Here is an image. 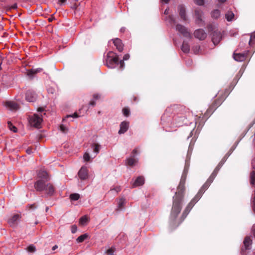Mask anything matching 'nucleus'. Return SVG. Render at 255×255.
Masks as SVG:
<instances>
[{"label": "nucleus", "instance_id": "1", "mask_svg": "<svg viewBox=\"0 0 255 255\" xmlns=\"http://www.w3.org/2000/svg\"><path fill=\"white\" fill-rule=\"evenodd\" d=\"M39 178L35 183L34 187L37 191H43L49 195H52L54 193L55 189L50 183H46L49 180L47 173L45 171H40L38 173Z\"/></svg>", "mask_w": 255, "mask_h": 255}, {"label": "nucleus", "instance_id": "2", "mask_svg": "<svg viewBox=\"0 0 255 255\" xmlns=\"http://www.w3.org/2000/svg\"><path fill=\"white\" fill-rule=\"evenodd\" d=\"M178 191L176 193L173 200V205L170 216V219L172 221L175 220L181 209L183 199V187L181 185V182L178 186Z\"/></svg>", "mask_w": 255, "mask_h": 255}, {"label": "nucleus", "instance_id": "3", "mask_svg": "<svg viewBox=\"0 0 255 255\" xmlns=\"http://www.w3.org/2000/svg\"><path fill=\"white\" fill-rule=\"evenodd\" d=\"M216 171L215 170L213 173L212 175L209 177L208 181L204 184L201 189L199 191L196 195L194 197V198L190 201V202L188 204L186 209H185L183 215L186 216L192 208L193 207L194 205L199 201V200L201 197L203 195L204 192L205 190L208 187L210 184L212 182V180L214 177L216 175Z\"/></svg>", "mask_w": 255, "mask_h": 255}, {"label": "nucleus", "instance_id": "4", "mask_svg": "<svg viewBox=\"0 0 255 255\" xmlns=\"http://www.w3.org/2000/svg\"><path fill=\"white\" fill-rule=\"evenodd\" d=\"M118 62L119 58L116 53L113 51H110L107 53L106 64L108 67L114 68Z\"/></svg>", "mask_w": 255, "mask_h": 255}, {"label": "nucleus", "instance_id": "5", "mask_svg": "<svg viewBox=\"0 0 255 255\" xmlns=\"http://www.w3.org/2000/svg\"><path fill=\"white\" fill-rule=\"evenodd\" d=\"M42 121V116L37 114H34L29 117V124L36 128H40L41 127Z\"/></svg>", "mask_w": 255, "mask_h": 255}, {"label": "nucleus", "instance_id": "6", "mask_svg": "<svg viewBox=\"0 0 255 255\" xmlns=\"http://www.w3.org/2000/svg\"><path fill=\"white\" fill-rule=\"evenodd\" d=\"M176 29L177 31L183 34L184 36L188 38L191 37L190 33L188 31L187 29L184 26L180 24H177L176 26Z\"/></svg>", "mask_w": 255, "mask_h": 255}, {"label": "nucleus", "instance_id": "7", "mask_svg": "<svg viewBox=\"0 0 255 255\" xmlns=\"http://www.w3.org/2000/svg\"><path fill=\"white\" fill-rule=\"evenodd\" d=\"M78 175L81 180L87 179L88 177V170L87 168L85 166L82 167L78 172Z\"/></svg>", "mask_w": 255, "mask_h": 255}, {"label": "nucleus", "instance_id": "8", "mask_svg": "<svg viewBox=\"0 0 255 255\" xmlns=\"http://www.w3.org/2000/svg\"><path fill=\"white\" fill-rule=\"evenodd\" d=\"M5 106L6 108L11 111L16 110L19 108V106L13 101H7L5 102Z\"/></svg>", "mask_w": 255, "mask_h": 255}, {"label": "nucleus", "instance_id": "9", "mask_svg": "<svg viewBox=\"0 0 255 255\" xmlns=\"http://www.w3.org/2000/svg\"><path fill=\"white\" fill-rule=\"evenodd\" d=\"M25 99L28 102H32L35 101L36 95L34 92L28 91L26 93Z\"/></svg>", "mask_w": 255, "mask_h": 255}, {"label": "nucleus", "instance_id": "10", "mask_svg": "<svg viewBox=\"0 0 255 255\" xmlns=\"http://www.w3.org/2000/svg\"><path fill=\"white\" fill-rule=\"evenodd\" d=\"M194 36L200 40H203L206 37V33L203 29H198L195 31Z\"/></svg>", "mask_w": 255, "mask_h": 255}, {"label": "nucleus", "instance_id": "11", "mask_svg": "<svg viewBox=\"0 0 255 255\" xmlns=\"http://www.w3.org/2000/svg\"><path fill=\"white\" fill-rule=\"evenodd\" d=\"M222 38V36L219 32H214L212 35V41L215 45L218 44Z\"/></svg>", "mask_w": 255, "mask_h": 255}, {"label": "nucleus", "instance_id": "12", "mask_svg": "<svg viewBox=\"0 0 255 255\" xmlns=\"http://www.w3.org/2000/svg\"><path fill=\"white\" fill-rule=\"evenodd\" d=\"M113 43L119 51L121 52L123 51V44L122 42V41L120 39L116 38L114 39Z\"/></svg>", "mask_w": 255, "mask_h": 255}, {"label": "nucleus", "instance_id": "13", "mask_svg": "<svg viewBox=\"0 0 255 255\" xmlns=\"http://www.w3.org/2000/svg\"><path fill=\"white\" fill-rule=\"evenodd\" d=\"M19 219L20 216L19 215H14L9 219L8 223L11 226H14L17 223V222L19 220Z\"/></svg>", "mask_w": 255, "mask_h": 255}, {"label": "nucleus", "instance_id": "14", "mask_svg": "<svg viewBox=\"0 0 255 255\" xmlns=\"http://www.w3.org/2000/svg\"><path fill=\"white\" fill-rule=\"evenodd\" d=\"M129 123L126 122H123L121 124L120 129L119 131L120 134L125 133L128 129Z\"/></svg>", "mask_w": 255, "mask_h": 255}, {"label": "nucleus", "instance_id": "15", "mask_svg": "<svg viewBox=\"0 0 255 255\" xmlns=\"http://www.w3.org/2000/svg\"><path fill=\"white\" fill-rule=\"evenodd\" d=\"M144 183V179L142 176L138 177L132 184L133 187L142 185Z\"/></svg>", "mask_w": 255, "mask_h": 255}, {"label": "nucleus", "instance_id": "16", "mask_svg": "<svg viewBox=\"0 0 255 255\" xmlns=\"http://www.w3.org/2000/svg\"><path fill=\"white\" fill-rule=\"evenodd\" d=\"M178 10L179 12V15L180 16L181 18L184 20H186V17L185 14V7L183 5H179L178 6Z\"/></svg>", "mask_w": 255, "mask_h": 255}, {"label": "nucleus", "instance_id": "17", "mask_svg": "<svg viewBox=\"0 0 255 255\" xmlns=\"http://www.w3.org/2000/svg\"><path fill=\"white\" fill-rule=\"evenodd\" d=\"M195 16L196 22L198 24L201 23L202 22V12L199 9H196L195 10Z\"/></svg>", "mask_w": 255, "mask_h": 255}, {"label": "nucleus", "instance_id": "18", "mask_svg": "<svg viewBox=\"0 0 255 255\" xmlns=\"http://www.w3.org/2000/svg\"><path fill=\"white\" fill-rule=\"evenodd\" d=\"M246 55L243 53H234V58L237 61H243L245 60Z\"/></svg>", "mask_w": 255, "mask_h": 255}, {"label": "nucleus", "instance_id": "19", "mask_svg": "<svg viewBox=\"0 0 255 255\" xmlns=\"http://www.w3.org/2000/svg\"><path fill=\"white\" fill-rule=\"evenodd\" d=\"M225 17L227 21H232L235 19V14L232 11H228L225 14Z\"/></svg>", "mask_w": 255, "mask_h": 255}, {"label": "nucleus", "instance_id": "20", "mask_svg": "<svg viewBox=\"0 0 255 255\" xmlns=\"http://www.w3.org/2000/svg\"><path fill=\"white\" fill-rule=\"evenodd\" d=\"M126 201L124 198H121L118 200V208L117 210H121L124 207Z\"/></svg>", "mask_w": 255, "mask_h": 255}, {"label": "nucleus", "instance_id": "21", "mask_svg": "<svg viewBox=\"0 0 255 255\" xmlns=\"http://www.w3.org/2000/svg\"><path fill=\"white\" fill-rule=\"evenodd\" d=\"M252 244V240L250 237H247L244 240V245L245 246V249H249V247Z\"/></svg>", "mask_w": 255, "mask_h": 255}, {"label": "nucleus", "instance_id": "22", "mask_svg": "<svg viewBox=\"0 0 255 255\" xmlns=\"http://www.w3.org/2000/svg\"><path fill=\"white\" fill-rule=\"evenodd\" d=\"M89 221V218L87 216L82 217L79 220V224L82 226L86 225Z\"/></svg>", "mask_w": 255, "mask_h": 255}, {"label": "nucleus", "instance_id": "23", "mask_svg": "<svg viewBox=\"0 0 255 255\" xmlns=\"http://www.w3.org/2000/svg\"><path fill=\"white\" fill-rule=\"evenodd\" d=\"M181 49L184 52L188 53L190 50V47L187 43L184 41Z\"/></svg>", "mask_w": 255, "mask_h": 255}, {"label": "nucleus", "instance_id": "24", "mask_svg": "<svg viewBox=\"0 0 255 255\" xmlns=\"http://www.w3.org/2000/svg\"><path fill=\"white\" fill-rule=\"evenodd\" d=\"M89 236L87 234H84L82 235L79 236L77 239L76 241L77 243H82L84 240L87 239L88 238Z\"/></svg>", "mask_w": 255, "mask_h": 255}, {"label": "nucleus", "instance_id": "25", "mask_svg": "<svg viewBox=\"0 0 255 255\" xmlns=\"http://www.w3.org/2000/svg\"><path fill=\"white\" fill-rule=\"evenodd\" d=\"M92 147L93 149V151L97 154L99 152V151L101 148V146L100 144L98 143H93L92 145Z\"/></svg>", "mask_w": 255, "mask_h": 255}, {"label": "nucleus", "instance_id": "26", "mask_svg": "<svg viewBox=\"0 0 255 255\" xmlns=\"http://www.w3.org/2000/svg\"><path fill=\"white\" fill-rule=\"evenodd\" d=\"M137 161L134 157L129 158L127 159V163L129 166H133L136 164Z\"/></svg>", "mask_w": 255, "mask_h": 255}, {"label": "nucleus", "instance_id": "27", "mask_svg": "<svg viewBox=\"0 0 255 255\" xmlns=\"http://www.w3.org/2000/svg\"><path fill=\"white\" fill-rule=\"evenodd\" d=\"M220 16V11L218 9L213 10L211 12V16L214 18H218Z\"/></svg>", "mask_w": 255, "mask_h": 255}, {"label": "nucleus", "instance_id": "28", "mask_svg": "<svg viewBox=\"0 0 255 255\" xmlns=\"http://www.w3.org/2000/svg\"><path fill=\"white\" fill-rule=\"evenodd\" d=\"M100 98V96L98 94H95L93 95V98L94 99L91 100L90 103L89 105L92 106H94L96 104L95 100L97 99H98Z\"/></svg>", "mask_w": 255, "mask_h": 255}, {"label": "nucleus", "instance_id": "29", "mask_svg": "<svg viewBox=\"0 0 255 255\" xmlns=\"http://www.w3.org/2000/svg\"><path fill=\"white\" fill-rule=\"evenodd\" d=\"M41 71V69H32L27 71V75L29 76H32L33 74L37 73Z\"/></svg>", "mask_w": 255, "mask_h": 255}, {"label": "nucleus", "instance_id": "30", "mask_svg": "<svg viewBox=\"0 0 255 255\" xmlns=\"http://www.w3.org/2000/svg\"><path fill=\"white\" fill-rule=\"evenodd\" d=\"M251 183L253 185L255 184V171H253L251 172L250 175Z\"/></svg>", "mask_w": 255, "mask_h": 255}, {"label": "nucleus", "instance_id": "31", "mask_svg": "<svg viewBox=\"0 0 255 255\" xmlns=\"http://www.w3.org/2000/svg\"><path fill=\"white\" fill-rule=\"evenodd\" d=\"M79 198H80V195H79V194H78L77 193L72 194L70 195V199L72 200L76 201V200H78L79 199Z\"/></svg>", "mask_w": 255, "mask_h": 255}, {"label": "nucleus", "instance_id": "32", "mask_svg": "<svg viewBox=\"0 0 255 255\" xmlns=\"http://www.w3.org/2000/svg\"><path fill=\"white\" fill-rule=\"evenodd\" d=\"M255 42V31L252 33L251 35L250 40L249 41V44L252 45V43Z\"/></svg>", "mask_w": 255, "mask_h": 255}, {"label": "nucleus", "instance_id": "33", "mask_svg": "<svg viewBox=\"0 0 255 255\" xmlns=\"http://www.w3.org/2000/svg\"><path fill=\"white\" fill-rule=\"evenodd\" d=\"M8 126L9 128L11 130L13 131L14 132H16L17 131L16 128L15 127L13 126L11 123L8 122Z\"/></svg>", "mask_w": 255, "mask_h": 255}, {"label": "nucleus", "instance_id": "34", "mask_svg": "<svg viewBox=\"0 0 255 255\" xmlns=\"http://www.w3.org/2000/svg\"><path fill=\"white\" fill-rule=\"evenodd\" d=\"M83 159L85 161H89L90 160V156L88 152H85L83 155Z\"/></svg>", "mask_w": 255, "mask_h": 255}, {"label": "nucleus", "instance_id": "35", "mask_svg": "<svg viewBox=\"0 0 255 255\" xmlns=\"http://www.w3.org/2000/svg\"><path fill=\"white\" fill-rule=\"evenodd\" d=\"M27 251L28 252L33 253L35 251V247L33 245H30L27 248Z\"/></svg>", "mask_w": 255, "mask_h": 255}, {"label": "nucleus", "instance_id": "36", "mask_svg": "<svg viewBox=\"0 0 255 255\" xmlns=\"http://www.w3.org/2000/svg\"><path fill=\"white\" fill-rule=\"evenodd\" d=\"M114 252H115V249L111 248V249H108L106 253H107V255H114Z\"/></svg>", "mask_w": 255, "mask_h": 255}, {"label": "nucleus", "instance_id": "37", "mask_svg": "<svg viewBox=\"0 0 255 255\" xmlns=\"http://www.w3.org/2000/svg\"><path fill=\"white\" fill-rule=\"evenodd\" d=\"M123 112L124 115L127 117L128 116L129 114V110L128 108H125L123 109Z\"/></svg>", "mask_w": 255, "mask_h": 255}, {"label": "nucleus", "instance_id": "38", "mask_svg": "<svg viewBox=\"0 0 255 255\" xmlns=\"http://www.w3.org/2000/svg\"><path fill=\"white\" fill-rule=\"evenodd\" d=\"M78 117H79V116L77 115V114L76 113H75L74 114L67 116V117L65 119H63V121H65L67 118H68L69 117L76 118H78Z\"/></svg>", "mask_w": 255, "mask_h": 255}, {"label": "nucleus", "instance_id": "39", "mask_svg": "<svg viewBox=\"0 0 255 255\" xmlns=\"http://www.w3.org/2000/svg\"><path fill=\"white\" fill-rule=\"evenodd\" d=\"M60 128L61 131H62L63 132H66L68 130L66 126H64L63 125L60 126Z\"/></svg>", "mask_w": 255, "mask_h": 255}, {"label": "nucleus", "instance_id": "40", "mask_svg": "<svg viewBox=\"0 0 255 255\" xmlns=\"http://www.w3.org/2000/svg\"><path fill=\"white\" fill-rule=\"evenodd\" d=\"M194 2L200 5H203L204 4V0H194Z\"/></svg>", "mask_w": 255, "mask_h": 255}, {"label": "nucleus", "instance_id": "41", "mask_svg": "<svg viewBox=\"0 0 255 255\" xmlns=\"http://www.w3.org/2000/svg\"><path fill=\"white\" fill-rule=\"evenodd\" d=\"M77 230V226L76 225L72 226V227H71V232L73 234L75 233L76 232Z\"/></svg>", "mask_w": 255, "mask_h": 255}, {"label": "nucleus", "instance_id": "42", "mask_svg": "<svg viewBox=\"0 0 255 255\" xmlns=\"http://www.w3.org/2000/svg\"><path fill=\"white\" fill-rule=\"evenodd\" d=\"M121 189L120 188V187L119 186H117L113 189H112L111 190V191H115L116 193H118L119 192H120L121 191Z\"/></svg>", "mask_w": 255, "mask_h": 255}, {"label": "nucleus", "instance_id": "43", "mask_svg": "<svg viewBox=\"0 0 255 255\" xmlns=\"http://www.w3.org/2000/svg\"><path fill=\"white\" fill-rule=\"evenodd\" d=\"M129 54H126L124 55V56L123 57V60H127L129 59Z\"/></svg>", "mask_w": 255, "mask_h": 255}, {"label": "nucleus", "instance_id": "44", "mask_svg": "<svg viewBox=\"0 0 255 255\" xmlns=\"http://www.w3.org/2000/svg\"><path fill=\"white\" fill-rule=\"evenodd\" d=\"M66 0H59V1H58V3L60 5H62L63 3H64L66 1Z\"/></svg>", "mask_w": 255, "mask_h": 255}, {"label": "nucleus", "instance_id": "45", "mask_svg": "<svg viewBox=\"0 0 255 255\" xmlns=\"http://www.w3.org/2000/svg\"><path fill=\"white\" fill-rule=\"evenodd\" d=\"M199 47H196L195 49H194V51L195 53H197L199 51Z\"/></svg>", "mask_w": 255, "mask_h": 255}, {"label": "nucleus", "instance_id": "46", "mask_svg": "<svg viewBox=\"0 0 255 255\" xmlns=\"http://www.w3.org/2000/svg\"><path fill=\"white\" fill-rule=\"evenodd\" d=\"M253 202H254L253 210H254V212L255 213V196L254 197Z\"/></svg>", "mask_w": 255, "mask_h": 255}, {"label": "nucleus", "instance_id": "47", "mask_svg": "<svg viewBox=\"0 0 255 255\" xmlns=\"http://www.w3.org/2000/svg\"><path fill=\"white\" fill-rule=\"evenodd\" d=\"M120 65H121V67L122 68H123L124 65V62L123 60L120 61Z\"/></svg>", "mask_w": 255, "mask_h": 255}, {"label": "nucleus", "instance_id": "48", "mask_svg": "<svg viewBox=\"0 0 255 255\" xmlns=\"http://www.w3.org/2000/svg\"><path fill=\"white\" fill-rule=\"evenodd\" d=\"M26 152H27V153H28V154H30V153H32V150H31V149H27L26 150Z\"/></svg>", "mask_w": 255, "mask_h": 255}, {"label": "nucleus", "instance_id": "49", "mask_svg": "<svg viewBox=\"0 0 255 255\" xmlns=\"http://www.w3.org/2000/svg\"><path fill=\"white\" fill-rule=\"evenodd\" d=\"M132 152L134 154H136L137 153V149L135 148L134 149H133Z\"/></svg>", "mask_w": 255, "mask_h": 255}, {"label": "nucleus", "instance_id": "50", "mask_svg": "<svg viewBox=\"0 0 255 255\" xmlns=\"http://www.w3.org/2000/svg\"><path fill=\"white\" fill-rule=\"evenodd\" d=\"M169 13V9H166L164 11V14H168Z\"/></svg>", "mask_w": 255, "mask_h": 255}, {"label": "nucleus", "instance_id": "51", "mask_svg": "<svg viewBox=\"0 0 255 255\" xmlns=\"http://www.w3.org/2000/svg\"><path fill=\"white\" fill-rule=\"evenodd\" d=\"M162 0V1H163L165 3H167L169 1V0Z\"/></svg>", "mask_w": 255, "mask_h": 255}, {"label": "nucleus", "instance_id": "52", "mask_svg": "<svg viewBox=\"0 0 255 255\" xmlns=\"http://www.w3.org/2000/svg\"><path fill=\"white\" fill-rule=\"evenodd\" d=\"M43 111V108H39L38 110V112H42Z\"/></svg>", "mask_w": 255, "mask_h": 255}, {"label": "nucleus", "instance_id": "53", "mask_svg": "<svg viewBox=\"0 0 255 255\" xmlns=\"http://www.w3.org/2000/svg\"><path fill=\"white\" fill-rule=\"evenodd\" d=\"M226 0H218L220 2H224Z\"/></svg>", "mask_w": 255, "mask_h": 255}, {"label": "nucleus", "instance_id": "54", "mask_svg": "<svg viewBox=\"0 0 255 255\" xmlns=\"http://www.w3.org/2000/svg\"><path fill=\"white\" fill-rule=\"evenodd\" d=\"M56 246L54 247L53 249H56Z\"/></svg>", "mask_w": 255, "mask_h": 255}, {"label": "nucleus", "instance_id": "55", "mask_svg": "<svg viewBox=\"0 0 255 255\" xmlns=\"http://www.w3.org/2000/svg\"><path fill=\"white\" fill-rule=\"evenodd\" d=\"M13 7L15 8V7H16V5H14Z\"/></svg>", "mask_w": 255, "mask_h": 255}]
</instances>
